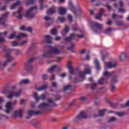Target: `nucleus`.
<instances>
[{
	"label": "nucleus",
	"instance_id": "052dcab7",
	"mask_svg": "<svg viewBox=\"0 0 129 129\" xmlns=\"http://www.w3.org/2000/svg\"><path fill=\"white\" fill-rule=\"evenodd\" d=\"M63 30L66 31V33H68V32H69V26H68V25H66Z\"/></svg>",
	"mask_w": 129,
	"mask_h": 129
},
{
	"label": "nucleus",
	"instance_id": "a878e982",
	"mask_svg": "<svg viewBox=\"0 0 129 129\" xmlns=\"http://www.w3.org/2000/svg\"><path fill=\"white\" fill-rule=\"evenodd\" d=\"M30 83V80L29 79H23L19 83L20 86H22L23 84H28Z\"/></svg>",
	"mask_w": 129,
	"mask_h": 129
},
{
	"label": "nucleus",
	"instance_id": "7ed1b4c3",
	"mask_svg": "<svg viewBox=\"0 0 129 129\" xmlns=\"http://www.w3.org/2000/svg\"><path fill=\"white\" fill-rule=\"evenodd\" d=\"M89 114L85 112L84 111L81 112L79 115H78L76 118L73 119L74 122H78L82 119H86V118H90L92 117V115H89Z\"/></svg>",
	"mask_w": 129,
	"mask_h": 129
},
{
	"label": "nucleus",
	"instance_id": "b1692460",
	"mask_svg": "<svg viewBox=\"0 0 129 129\" xmlns=\"http://www.w3.org/2000/svg\"><path fill=\"white\" fill-rule=\"evenodd\" d=\"M127 56L124 52L122 53L119 56V59L121 61H124L126 59Z\"/></svg>",
	"mask_w": 129,
	"mask_h": 129
},
{
	"label": "nucleus",
	"instance_id": "c03bdc74",
	"mask_svg": "<svg viewBox=\"0 0 129 129\" xmlns=\"http://www.w3.org/2000/svg\"><path fill=\"white\" fill-rule=\"evenodd\" d=\"M9 51H15V55L16 56H17V55L18 54H19L20 53H21V51L20 50V49H9Z\"/></svg>",
	"mask_w": 129,
	"mask_h": 129
},
{
	"label": "nucleus",
	"instance_id": "c9c22d12",
	"mask_svg": "<svg viewBox=\"0 0 129 129\" xmlns=\"http://www.w3.org/2000/svg\"><path fill=\"white\" fill-rule=\"evenodd\" d=\"M9 95L7 96V98L9 99H12L15 96V93L13 92L12 91H10L9 92Z\"/></svg>",
	"mask_w": 129,
	"mask_h": 129
},
{
	"label": "nucleus",
	"instance_id": "6e6552de",
	"mask_svg": "<svg viewBox=\"0 0 129 129\" xmlns=\"http://www.w3.org/2000/svg\"><path fill=\"white\" fill-rule=\"evenodd\" d=\"M11 53V51H7L6 52V54L5 55V58H10L9 59L6 60L4 63L3 64V66L4 67H6L8 64H9V63H10V62H12V61L13 60H14V58L12 57V56H11V54H10V53Z\"/></svg>",
	"mask_w": 129,
	"mask_h": 129
},
{
	"label": "nucleus",
	"instance_id": "473e14b6",
	"mask_svg": "<svg viewBox=\"0 0 129 129\" xmlns=\"http://www.w3.org/2000/svg\"><path fill=\"white\" fill-rule=\"evenodd\" d=\"M106 109H104L103 110H100L99 111V116L102 117V116H104V113L106 111Z\"/></svg>",
	"mask_w": 129,
	"mask_h": 129
},
{
	"label": "nucleus",
	"instance_id": "c756f323",
	"mask_svg": "<svg viewBox=\"0 0 129 129\" xmlns=\"http://www.w3.org/2000/svg\"><path fill=\"white\" fill-rule=\"evenodd\" d=\"M0 24L2 26H4V27H8V24L6 23V19L3 18H0Z\"/></svg>",
	"mask_w": 129,
	"mask_h": 129
},
{
	"label": "nucleus",
	"instance_id": "72a5a7b5",
	"mask_svg": "<svg viewBox=\"0 0 129 129\" xmlns=\"http://www.w3.org/2000/svg\"><path fill=\"white\" fill-rule=\"evenodd\" d=\"M74 49H75V44H72L71 46L67 48V50L72 51V53H75Z\"/></svg>",
	"mask_w": 129,
	"mask_h": 129
},
{
	"label": "nucleus",
	"instance_id": "bb28decb",
	"mask_svg": "<svg viewBox=\"0 0 129 129\" xmlns=\"http://www.w3.org/2000/svg\"><path fill=\"white\" fill-rule=\"evenodd\" d=\"M27 36H28L27 34L21 33H19L18 35L16 36V38L18 40H20V39H22V38H26Z\"/></svg>",
	"mask_w": 129,
	"mask_h": 129
},
{
	"label": "nucleus",
	"instance_id": "864d4df0",
	"mask_svg": "<svg viewBox=\"0 0 129 129\" xmlns=\"http://www.w3.org/2000/svg\"><path fill=\"white\" fill-rule=\"evenodd\" d=\"M42 78L43 79V80H47L48 78H49V76L46 74L43 75L42 76Z\"/></svg>",
	"mask_w": 129,
	"mask_h": 129
},
{
	"label": "nucleus",
	"instance_id": "3c124183",
	"mask_svg": "<svg viewBox=\"0 0 129 129\" xmlns=\"http://www.w3.org/2000/svg\"><path fill=\"white\" fill-rule=\"evenodd\" d=\"M40 99H42V100H45L46 99V95L45 94H43L40 95L39 97V100Z\"/></svg>",
	"mask_w": 129,
	"mask_h": 129
},
{
	"label": "nucleus",
	"instance_id": "4be33fe9",
	"mask_svg": "<svg viewBox=\"0 0 129 129\" xmlns=\"http://www.w3.org/2000/svg\"><path fill=\"white\" fill-rule=\"evenodd\" d=\"M68 68L70 71L69 73H70V74H71L72 75L74 74V69H73V68L71 66V62H70V61H69V63H68Z\"/></svg>",
	"mask_w": 129,
	"mask_h": 129
},
{
	"label": "nucleus",
	"instance_id": "5fc2aeb1",
	"mask_svg": "<svg viewBox=\"0 0 129 129\" xmlns=\"http://www.w3.org/2000/svg\"><path fill=\"white\" fill-rule=\"evenodd\" d=\"M18 46V41L17 40H14L12 42V46L17 47Z\"/></svg>",
	"mask_w": 129,
	"mask_h": 129
},
{
	"label": "nucleus",
	"instance_id": "ddd939ff",
	"mask_svg": "<svg viewBox=\"0 0 129 129\" xmlns=\"http://www.w3.org/2000/svg\"><path fill=\"white\" fill-rule=\"evenodd\" d=\"M47 15H54L56 14V6H52V7L49 8L46 12Z\"/></svg>",
	"mask_w": 129,
	"mask_h": 129
},
{
	"label": "nucleus",
	"instance_id": "1a4fd4ad",
	"mask_svg": "<svg viewBox=\"0 0 129 129\" xmlns=\"http://www.w3.org/2000/svg\"><path fill=\"white\" fill-rule=\"evenodd\" d=\"M30 123H31L32 126L34 127H36V128H40L41 125L40 121L36 120V119H34L31 121H30Z\"/></svg>",
	"mask_w": 129,
	"mask_h": 129
},
{
	"label": "nucleus",
	"instance_id": "58836bf2",
	"mask_svg": "<svg viewBox=\"0 0 129 129\" xmlns=\"http://www.w3.org/2000/svg\"><path fill=\"white\" fill-rule=\"evenodd\" d=\"M79 76L82 79H85V74L82 71L79 72Z\"/></svg>",
	"mask_w": 129,
	"mask_h": 129
},
{
	"label": "nucleus",
	"instance_id": "69168bd1",
	"mask_svg": "<svg viewBox=\"0 0 129 129\" xmlns=\"http://www.w3.org/2000/svg\"><path fill=\"white\" fill-rule=\"evenodd\" d=\"M14 96H16V97H19V96H21V92L15 93Z\"/></svg>",
	"mask_w": 129,
	"mask_h": 129
},
{
	"label": "nucleus",
	"instance_id": "4468645a",
	"mask_svg": "<svg viewBox=\"0 0 129 129\" xmlns=\"http://www.w3.org/2000/svg\"><path fill=\"white\" fill-rule=\"evenodd\" d=\"M19 116L20 118L23 117V109L21 108L19 110L15 111L14 112V117Z\"/></svg>",
	"mask_w": 129,
	"mask_h": 129
},
{
	"label": "nucleus",
	"instance_id": "e433bc0d",
	"mask_svg": "<svg viewBox=\"0 0 129 129\" xmlns=\"http://www.w3.org/2000/svg\"><path fill=\"white\" fill-rule=\"evenodd\" d=\"M34 98L36 100V102H38L39 100H40V97L38 96V93L34 92Z\"/></svg>",
	"mask_w": 129,
	"mask_h": 129
},
{
	"label": "nucleus",
	"instance_id": "5701e85b",
	"mask_svg": "<svg viewBox=\"0 0 129 129\" xmlns=\"http://www.w3.org/2000/svg\"><path fill=\"white\" fill-rule=\"evenodd\" d=\"M44 38H45L46 40H47V41L45 42L46 44H51V43H52V41H51V40H52V37L51 36L49 35H44Z\"/></svg>",
	"mask_w": 129,
	"mask_h": 129
},
{
	"label": "nucleus",
	"instance_id": "09e8293b",
	"mask_svg": "<svg viewBox=\"0 0 129 129\" xmlns=\"http://www.w3.org/2000/svg\"><path fill=\"white\" fill-rule=\"evenodd\" d=\"M85 74H90L91 73V70H90V69L89 68L85 69Z\"/></svg>",
	"mask_w": 129,
	"mask_h": 129
},
{
	"label": "nucleus",
	"instance_id": "f3484780",
	"mask_svg": "<svg viewBox=\"0 0 129 129\" xmlns=\"http://www.w3.org/2000/svg\"><path fill=\"white\" fill-rule=\"evenodd\" d=\"M48 106H54L50 105V103H46L43 102L38 106V108H40V109H44L45 107H48Z\"/></svg>",
	"mask_w": 129,
	"mask_h": 129
},
{
	"label": "nucleus",
	"instance_id": "dca6fc26",
	"mask_svg": "<svg viewBox=\"0 0 129 129\" xmlns=\"http://www.w3.org/2000/svg\"><path fill=\"white\" fill-rule=\"evenodd\" d=\"M101 54L102 55L101 59L102 61H104L106 57L108 56V52L105 50H102L101 51Z\"/></svg>",
	"mask_w": 129,
	"mask_h": 129
},
{
	"label": "nucleus",
	"instance_id": "f03ea898",
	"mask_svg": "<svg viewBox=\"0 0 129 129\" xmlns=\"http://www.w3.org/2000/svg\"><path fill=\"white\" fill-rule=\"evenodd\" d=\"M49 49H50V51L48 52L44 51V54L42 55L43 58H54L55 55H58L61 53V51L58 50V48L55 47H52L50 46H48Z\"/></svg>",
	"mask_w": 129,
	"mask_h": 129
},
{
	"label": "nucleus",
	"instance_id": "37998d69",
	"mask_svg": "<svg viewBox=\"0 0 129 129\" xmlns=\"http://www.w3.org/2000/svg\"><path fill=\"white\" fill-rule=\"evenodd\" d=\"M76 101V99H73L72 101L69 104L68 107H71V106H73Z\"/></svg>",
	"mask_w": 129,
	"mask_h": 129
},
{
	"label": "nucleus",
	"instance_id": "49530a36",
	"mask_svg": "<svg viewBox=\"0 0 129 129\" xmlns=\"http://www.w3.org/2000/svg\"><path fill=\"white\" fill-rule=\"evenodd\" d=\"M50 33L52 35H57V34H58V32H57V30L56 29H53L51 30Z\"/></svg>",
	"mask_w": 129,
	"mask_h": 129
},
{
	"label": "nucleus",
	"instance_id": "6ab92c4d",
	"mask_svg": "<svg viewBox=\"0 0 129 129\" xmlns=\"http://www.w3.org/2000/svg\"><path fill=\"white\" fill-rule=\"evenodd\" d=\"M94 63L95 64L96 70H97V71H99L100 69H101V67H100V63H99L98 59L97 58L95 59Z\"/></svg>",
	"mask_w": 129,
	"mask_h": 129
},
{
	"label": "nucleus",
	"instance_id": "2f4dec72",
	"mask_svg": "<svg viewBox=\"0 0 129 129\" xmlns=\"http://www.w3.org/2000/svg\"><path fill=\"white\" fill-rule=\"evenodd\" d=\"M117 120L116 117H110L108 120V122L110 123V122H114Z\"/></svg>",
	"mask_w": 129,
	"mask_h": 129
},
{
	"label": "nucleus",
	"instance_id": "338daca9",
	"mask_svg": "<svg viewBox=\"0 0 129 129\" xmlns=\"http://www.w3.org/2000/svg\"><path fill=\"white\" fill-rule=\"evenodd\" d=\"M52 87H54V88H57V82H54L52 83V85H51Z\"/></svg>",
	"mask_w": 129,
	"mask_h": 129
},
{
	"label": "nucleus",
	"instance_id": "774afa93",
	"mask_svg": "<svg viewBox=\"0 0 129 129\" xmlns=\"http://www.w3.org/2000/svg\"><path fill=\"white\" fill-rule=\"evenodd\" d=\"M34 3H35V0H29L28 2V5H33Z\"/></svg>",
	"mask_w": 129,
	"mask_h": 129
},
{
	"label": "nucleus",
	"instance_id": "13d9d810",
	"mask_svg": "<svg viewBox=\"0 0 129 129\" xmlns=\"http://www.w3.org/2000/svg\"><path fill=\"white\" fill-rule=\"evenodd\" d=\"M4 42H6V39H5V37H4V36H1L0 37V44L1 43H4Z\"/></svg>",
	"mask_w": 129,
	"mask_h": 129
},
{
	"label": "nucleus",
	"instance_id": "9b49d317",
	"mask_svg": "<svg viewBox=\"0 0 129 129\" xmlns=\"http://www.w3.org/2000/svg\"><path fill=\"white\" fill-rule=\"evenodd\" d=\"M34 61H35V58H31L28 60V62L26 64L27 71H30L33 68V67L30 64H32Z\"/></svg>",
	"mask_w": 129,
	"mask_h": 129
},
{
	"label": "nucleus",
	"instance_id": "cd10ccee",
	"mask_svg": "<svg viewBox=\"0 0 129 129\" xmlns=\"http://www.w3.org/2000/svg\"><path fill=\"white\" fill-rule=\"evenodd\" d=\"M20 4H21V1H18L16 3L12 4L10 7V10H15L17 6H19Z\"/></svg>",
	"mask_w": 129,
	"mask_h": 129
},
{
	"label": "nucleus",
	"instance_id": "0e129e2a",
	"mask_svg": "<svg viewBox=\"0 0 129 129\" xmlns=\"http://www.w3.org/2000/svg\"><path fill=\"white\" fill-rule=\"evenodd\" d=\"M20 31H26V26L23 25L20 27Z\"/></svg>",
	"mask_w": 129,
	"mask_h": 129
},
{
	"label": "nucleus",
	"instance_id": "a211bd4d",
	"mask_svg": "<svg viewBox=\"0 0 129 129\" xmlns=\"http://www.w3.org/2000/svg\"><path fill=\"white\" fill-rule=\"evenodd\" d=\"M86 87H90L92 90H95L96 87H97V83L87 84H86Z\"/></svg>",
	"mask_w": 129,
	"mask_h": 129
},
{
	"label": "nucleus",
	"instance_id": "f8f14e48",
	"mask_svg": "<svg viewBox=\"0 0 129 129\" xmlns=\"http://www.w3.org/2000/svg\"><path fill=\"white\" fill-rule=\"evenodd\" d=\"M69 8L75 15H77V11H76V9H75V7H74L73 3L71 0H70L69 2Z\"/></svg>",
	"mask_w": 129,
	"mask_h": 129
},
{
	"label": "nucleus",
	"instance_id": "39448f33",
	"mask_svg": "<svg viewBox=\"0 0 129 129\" xmlns=\"http://www.w3.org/2000/svg\"><path fill=\"white\" fill-rule=\"evenodd\" d=\"M34 10L37 11L38 8L37 6H35L34 7H31L28 10H27L25 14V17H26V18H29V19H34V17H35V13L33 12Z\"/></svg>",
	"mask_w": 129,
	"mask_h": 129
},
{
	"label": "nucleus",
	"instance_id": "f704fd0d",
	"mask_svg": "<svg viewBox=\"0 0 129 129\" xmlns=\"http://www.w3.org/2000/svg\"><path fill=\"white\" fill-rule=\"evenodd\" d=\"M56 68H57V65H53L48 69V72L49 73H52Z\"/></svg>",
	"mask_w": 129,
	"mask_h": 129
},
{
	"label": "nucleus",
	"instance_id": "6e6d98bb",
	"mask_svg": "<svg viewBox=\"0 0 129 129\" xmlns=\"http://www.w3.org/2000/svg\"><path fill=\"white\" fill-rule=\"evenodd\" d=\"M99 102H100V100L99 99V98H97L95 99V104H96V105H98V104H99Z\"/></svg>",
	"mask_w": 129,
	"mask_h": 129
},
{
	"label": "nucleus",
	"instance_id": "e2e57ef3",
	"mask_svg": "<svg viewBox=\"0 0 129 129\" xmlns=\"http://www.w3.org/2000/svg\"><path fill=\"white\" fill-rule=\"evenodd\" d=\"M58 19L61 23H64V22H65V17H58Z\"/></svg>",
	"mask_w": 129,
	"mask_h": 129
},
{
	"label": "nucleus",
	"instance_id": "a18cd8bd",
	"mask_svg": "<svg viewBox=\"0 0 129 129\" xmlns=\"http://www.w3.org/2000/svg\"><path fill=\"white\" fill-rule=\"evenodd\" d=\"M28 115H29V116L35 115V111L32 110L28 111Z\"/></svg>",
	"mask_w": 129,
	"mask_h": 129
},
{
	"label": "nucleus",
	"instance_id": "de8ad7c7",
	"mask_svg": "<svg viewBox=\"0 0 129 129\" xmlns=\"http://www.w3.org/2000/svg\"><path fill=\"white\" fill-rule=\"evenodd\" d=\"M118 13H122V14H124L125 13V10L124 9L121 8L118 9Z\"/></svg>",
	"mask_w": 129,
	"mask_h": 129
},
{
	"label": "nucleus",
	"instance_id": "4d7b16f0",
	"mask_svg": "<svg viewBox=\"0 0 129 129\" xmlns=\"http://www.w3.org/2000/svg\"><path fill=\"white\" fill-rule=\"evenodd\" d=\"M68 20L70 22V23H72V21H73V17L71 15H69L68 16Z\"/></svg>",
	"mask_w": 129,
	"mask_h": 129
},
{
	"label": "nucleus",
	"instance_id": "c85d7f7f",
	"mask_svg": "<svg viewBox=\"0 0 129 129\" xmlns=\"http://www.w3.org/2000/svg\"><path fill=\"white\" fill-rule=\"evenodd\" d=\"M63 90L64 91H68V90H72V86L68 85L63 87Z\"/></svg>",
	"mask_w": 129,
	"mask_h": 129
},
{
	"label": "nucleus",
	"instance_id": "20e7f679",
	"mask_svg": "<svg viewBox=\"0 0 129 129\" xmlns=\"http://www.w3.org/2000/svg\"><path fill=\"white\" fill-rule=\"evenodd\" d=\"M18 103V100H15L12 102L11 101H8L6 105L7 109L5 110L4 111L7 114H10L11 113V110H13L12 105H16Z\"/></svg>",
	"mask_w": 129,
	"mask_h": 129
},
{
	"label": "nucleus",
	"instance_id": "4c0bfd02",
	"mask_svg": "<svg viewBox=\"0 0 129 129\" xmlns=\"http://www.w3.org/2000/svg\"><path fill=\"white\" fill-rule=\"evenodd\" d=\"M112 31V28H111V27H109L105 30L104 34H107V35H109L111 34Z\"/></svg>",
	"mask_w": 129,
	"mask_h": 129
},
{
	"label": "nucleus",
	"instance_id": "423d86ee",
	"mask_svg": "<svg viewBox=\"0 0 129 129\" xmlns=\"http://www.w3.org/2000/svg\"><path fill=\"white\" fill-rule=\"evenodd\" d=\"M76 36L80 38V39H82V38L84 37V35L83 34H76L74 33H73L70 34L69 37H66L64 38V41H66V42H69L70 43H71L72 40H74Z\"/></svg>",
	"mask_w": 129,
	"mask_h": 129
},
{
	"label": "nucleus",
	"instance_id": "79ce46f5",
	"mask_svg": "<svg viewBox=\"0 0 129 129\" xmlns=\"http://www.w3.org/2000/svg\"><path fill=\"white\" fill-rule=\"evenodd\" d=\"M115 24L116 26H118V27L123 26V22H122V21H116L115 22Z\"/></svg>",
	"mask_w": 129,
	"mask_h": 129
},
{
	"label": "nucleus",
	"instance_id": "a19ab883",
	"mask_svg": "<svg viewBox=\"0 0 129 129\" xmlns=\"http://www.w3.org/2000/svg\"><path fill=\"white\" fill-rule=\"evenodd\" d=\"M83 13V11H82V9H81V8H78L77 9V15H75V16L78 17L80 15H81V14Z\"/></svg>",
	"mask_w": 129,
	"mask_h": 129
},
{
	"label": "nucleus",
	"instance_id": "603ef678",
	"mask_svg": "<svg viewBox=\"0 0 129 129\" xmlns=\"http://www.w3.org/2000/svg\"><path fill=\"white\" fill-rule=\"evenodd\" d=\"M110 105L112 107V108H115V107L117 106V103H110Z\"/></svg>",
	"mask_w": 129,
	"mask_h": 129
},
{
	"label": "nucleus",
	"instance_id": "9d476101",
	"mask_svg": "<svg viewBox=\"0 0 129 129\" xmlns=\"http://www.w3.org/2000/svg\"><path fill=\"white\" fill-rule=\"evenodd\" d=\"M104 66H105V68L111 69V68H114L116 67V63H113L112 61L105 62Z\"/></svg>",
	"mask_w": 129,
	"mask_h": 129
},
{
	"label": "nucleus",
	"instance_id": "0eeeda50",
	"mask_svg": "<svg viewBox=\"0 0 129 129\" xmlns=\"http://www.w3.org/2000/svg\"><path fill=\"white\" fill-rule=\"evenodd\" d=\"M90 27L95 33H97V30L96 29H93L94 28H96L97 30H102L103 28L102 25L96 22H92L90 24Z\"/></svg>",
	"mask_w": 129,
	"mask_h": 129
},
{
	"label": "nucleus",
	"instance_id": "f257e3e1",
	"mask_svg": "<svg viewBox=\"0 0 129 129\" xmlns=\"http://www.w3.org/2000/svg\"><path fill=\"white\" fill-rule=\"evenodd\" d=\"M104 76H108V77H112L111 80V92H114L115 90V86L114 84H116L118 82V75L115 73V72H113L112 73H108L107 71H105L103 73Z\"/></svg>",
	"mask_w": 129,
	"mask_h": 129
},
{
	"label": "nucleus",
	"instance_id": "ea45409f",
	"mask_svg": "<svg viewBox=\"0 0 129 129\" xmlns=\"http://www.w3.org/2000/svg\"><path fill=\"white\" fill-rule=\"evenodd\" d=\"M126 113H125L123 111H121V112H117L116 113V115L118 116H120V117L124 116V115H126Z\"/></svg>",
	"mask_w": 129,
	"mask_h": 129
},
{
	"label": "nucleus",
	"instance_id": "680f3d73",
	"mask_svg": "<svg viewBox=\"0 0 129 129\" xmlns=\"http://www.w3.org/2000/svg\"><path fill=\"white\" fill-rule=\"evenodd\" d=\"M26 31L29 32V33H33V29L32 28V27L27 28Z\"/></svg>",
	"mask_w": 129,
	"mask_h": 129
},
{
	"label": "nucleus",
	"instance_id": "2eb2a0df",
	"mask_svg": "<svg viewBox=\"0 0 129 129\" xmlns=\"http://www.w3.org/2000/svg\"><path fill=\"white\" fill-rule=\"evenodd\" d=\"M58 12L59 15H66V13H67V10L65 8L60 7L58 8Z\"/></svg>",
	"mask_w": 129,
	"mask_h": 129
},
{
	"label": "nucleus",
	"instance_id": "393cba45",
	"mask_svg": "<svg viewBox=\"0 0 129 129\" xmlns=\"http://www.w3.org/2000/svg\"><path fill=\"white\" fill-rule=\"evenodd\" d=\"M47 89H48L47 85H43L40 86L39 88H37L36 90H37V91H42L43 90H46Z\"/></svg>",
	"mask_w": 129,
	"mask_h": 129
},
{
	"label": "nucleus",
	"instance_id": "bf43d9fd",
	"mask_svg": "<svg viewBox=\"0 0 129 129\" xmlns=\"http://www.w3.org/2000/svg\"><path fill=\"white\" fill-rule=\"evenodd\" d=\"M42 113V111L40 110L34 111V115H39V114H41Z\"/></svg>",
	"mask_w": 129,
	"mask_h": 129
},
{
	"label": "nucleus",
	"instance_id": "7c9ffc66",
	"mask_svg": "<svg viewBox=\"0 0 129 129\" xmlns=\"http://www.w3.org/2000/svg\"><path fill=\"white\" fill-rule=\"evenodd\" d=\"M17 34V32L14 31L13 33H12L9 37L8 39L9 40H12L13 39H15V38H17V36L16 35Z\"/></svg>",
	"mask_w": 129,
	"mask_h": 129
},
{
	"label": "nucleus",
	"instance_id": "8fccbe9b",
	"mask_svg": "<svg viewBox=\"0 0 129 129\" xmlns=\"http://www.w3.org/2000/svg\"><path fill=\"white\" fill-rule=\"evenodd\" d=\"M40 9L41 10V11H43V9H44V5L43 4V0H40Z\"/></svg>",
	"mask_w": 129,
	"mask_h": 129
},
{
	"label": "nucleus",
	"instance_id": "412c9836",
	"mask_svg": "<svg viewBox=\"0 0 129 129\" xmlns=\"http://www.w3.org/2000/svg\"><path fill=\"white\" fill-rule=\"evenodd\" d=\"M98 82L100 85H103V84H107L108 83L107 80H105V79L103 78H101L98 80Z\"/></svg>",
	"mask_w": 129,
	"mask_h": 129
},
{
	"label": "nucleus",
	"instance_id": "aec40b11",
	"mask_svg": "<svg viewBox=\"0 0 129 129\" xmlns=\"http://www.w3.org/2000/svg\"><path fill=\"white\" fill-rule=\"evenodd\" d=\"M104 9H101L98 15L95 16V19H98V20H100V21H102V18H101V17H102V15H103V13H104Z\"/></svg>",
	"mask_w": 129,
	"mask_h": 129
}]
</instances>
